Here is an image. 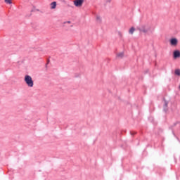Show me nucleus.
Wrapping results in <instances>:
<instances>
[{
  "mask_svg": "<svg viewBox=\"0 0 180 180\" xmlns=\"http://www.w3.org/2000/svg\"><path fill=\"white\" fill-rule=\"evenodd\" d=\"M24 81L25 84H27V86L30 88H33V86L34 85V83L33 82V79H32V77L30 75H25L24 78Z\"/></svg>",
  "mask_w": 180,
  "mask_h": 180,
  "instance_id": "obj_1",
  "label": "nucleus"
},
{
  "mask_svg": "<svg viewBox=\"0 0 180 180\" xmlns=\"http://www.w3.org/2000/svg\"><path fill=\"white\" fill-rule=\"evenodd\" d=\"M136 29L142 33H148L150 31V27H148L147 25H142L139 27H137Z\"/></svg>",
  "mask_w": 180,
  "mask_h": 180,
  "instance_id": "obj_2",
  "label": "nucleus"
},
{
  "mask_svg": "<svg viewBox=\"0 0 180 180\" xmlns=\"http://www.w3.org/2000/svg\"><path fill=\"white\" fill-rule=\"evenodd\" d=\"M82 4H84V0H75L74 5L76 6L77 8L79 6H82Z\"/></svg>",
  "mask_w": 180,
  "mask_h": 180,
  "instance_id": "obj_3",
  "label": "nucleus"
},
{
  "mask_svg": "<svg viewBox=\"0 0 180 180\" xmlns=\"http://www.w3.org/2000/svg\"><path fill=\"white\" fill-rule=\"evenodd\" d=\"M171 46H176L178 44V39L176 38H172L170 39Z\"/></svg>",
  "mask_w": 180,
  "mask_h": 180,
  "instance_id": "obj_4",
  "label": "nucleus"
},
{
  "mask_svg": "<svg viewBox=\"0 0 180 180\" xmlns=\"http://www.w3.org/2000/svg\"><path fill=\"white\" fill-rule=\"evenodd\" d=\"M163 101L165 102V104H164V107H163V110L165 112H167L168 110V101H167V100H165V98H163Z\"/></svg>",
  "mask_w": 180,
  "mask_h": 180,
  "instance_id": "obj_5",
  "label": "nucleus"
},
{
  "mask_svg": "<svg viewBox=\"0 0 180 180\" xmlns=\"http://www.w3.org/2000/svg\"><path fill=\"white\" fill-rule=\"evenodd\" d=\"M173 56H174V58H179L180 51H174V53H173Z\"/></svg>",
  "mask_w": 180,
  "mask_h": 180,
  "instance_id": "obj_6",
  "label": "nucleus"
},
{
  "mask_svg": "<svg viewBox=\"0 0 180 180\" xmlns=\"http://www.w3.org/2000/svg\"><path fill=\"white\" fill-rule=\"evenodd\" d=\"M51 8L52 9H56V8L57 7V2L53 1L51 4Z\"/></svg>",
  "mask_w": 180,
  "mask_h": 180,
  "instance_id": "obj_7",
  "label": "nucleus"
},
{
  "mask_svg": "<svg viewBox=\"0 0 180 180\" xmlns=\"http://www.w3.org/2000/svg\"><path fill=\"white\" fill-rule=\"evenodd\" d=\"M135 30H136V28H134V27H131L130 30H129V34H133Z\"/></svg>",
  "mask_w": 180,
  "mask_h": 180,
  "instance_id": "obj_8",
  "label": "nucleus"
},
{
  "mask_svg": "<svg viewBox=\"0 0 180 180\" xmlns=\"http://www.w3.org/2000/svg\"><path fill=\"white\" fill-rule=\"evenodd\" d=\"M175 75H177L178 77H180V69H176L174 70Z\"/></svg>",
  "mask_w": 180,
  "mask_h": 180,
  "instance_id": "obj_9",
  "label": "nucleus"
},
{
  "mask_svg": "<svg viewBox=\"0 0 180 180\" xmlns=\"http://www.w3.org/2000/svg\"><path fill=\"white\" fill-rule=\"evenodd\" d=\"M124 56V53L123 52H121L117 54V57H119L120 58H123Z\"/></svg>",
  "mask_w": 180,
  "mask_h": 180,
  "instance_id": "obj_10",
  "label": "nucleus"
},
{
  "mask_svg": "<svg viewBox=\"0 0 180 180\" xmlns=\"http://www.w3.org/2000/svg\"><path fill=\"white\" fill-rule=\"evenodd\" d=\"M6 4H8V5H11L12 4V0H4Z\"/></svg>",
  "mask_w": 180,
  "mask_h": 180,
  "instance_id": "obj_11",
  "label": "nucleus"
},
{
  "mask_svg": "<svg viewBox=\"0 0 180 180\" xmlns=\"http://www.w3.org/2000/svg\"><path fill=\"white\" fill-rule=\"evenodd\" d=\"M96 20H98V22H99V23H101V22H102V19L101 18L100 16H97Z\"/></svg>",
  "mask_w": 180,
  "mask_h": 180,
  "instance_id": "obj_12",
  "label": "nucleus"
},
{
  "mask_svg": "<svg viewBox=\"0 0 180 180\" xmlns=\"http://www.w3.org/2000/svg\"><path fill=\"white\" fill-rule=\"evenodd\" d=\"M112 0H107V3L108 2V4H110Z\"/></svg>",
  "mask_w": 180,
  "mask_h": 180,
  "instance_id": "obj_13",
  "label": "nucleus"
},
{
  "mask_svg": "<svg viewBox=\"0 0 180 180\" xmlns=\"http://www.w3.org/2000/svg\"><path fill=\"white\" fill-rule=\"evenodd\" d=\"M66 23H71V21H68L66 22Z\"/></svg>",
  "mask_w": 180,
  "mask_h": 180,
  "instance_id": "obj_14",
  "label": "nucleus"
},
{
  "mask_svg": "<svg viewBox=\"0 0 180 180\" xmlns=\"http://www.w3.org/2000/svg\"><path fill=\"white\" fill-rule=\"evenodd\" d=\"M131 134H136V132H134V133H131Z\"/></svg>",
  "mask_w": 180,
  "mask_h": 180,
  "instance_id": "obj_15",
  "label": "nucleus"
},
{
  "mask_svg": "<svg viewBox=\"0 0 180 180\" xmlns=\"http://www.w3.org/2000/svg\"><path fill=\"white\" fill-rule=\"evenodd\" d=\"M50 61V60L49 59H48V63Z\"/></svg>",
  "mask_w": 180,
  "mask_h": 180,
  "instance_id": "obj_16",
  "label": "nucleus"
}]
</instances>
